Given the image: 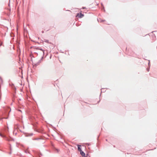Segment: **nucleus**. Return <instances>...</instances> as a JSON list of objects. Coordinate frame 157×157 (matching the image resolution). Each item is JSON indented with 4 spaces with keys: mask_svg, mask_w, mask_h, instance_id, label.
Here are the masks:
<instances>
[{
    "mask_svg": "<svg viewBox=\"0 0 157 157\" xmlns=\"http://www.w3.org/2000/svg\"><path fill=\"white\" fill-rule=\"evenodd\" d=\"M0 79H2V78H1V77H0Z\"/></svg>",
    "mask_w": 157,
    "mask_h": 157,
    "instance_id": "4",
    "label": "nucleus"
},
{
    "mask_svg": "<svg viewBox=\"0 0 157 157\" xmlns=\"http://www.w3.org/2000/svg\"><path fill=\"white\" fill-rule=\"evenodd\" d=\"M84 16V15L81 13H78L77 15V16L79 18H82Z\"/></svg>",
    "mask_w": 157,
    "mask_h": 157,
    "instance_id": "1",
    "label": "nucleus"
},
{
    "mask_svg": "<svg viewBox=\"0 0 157 157\" xmlns=\"http://www.w3.org/2000/svg\"><path fill=\"white\" fill-rule=\"evenodd\" d=\"M77 146H78V150L80 152L82 150L81 149V148H80V147L81 146L80 145L78 144L77 145Z\"/></svg>",
    "mask_w": 157,
    "mask_h": 157,
    "instance_id": "2",
    "label": "nucleus"
},
{
    "mask_svg": "<svg viewBox=\"0 0 157 157\" xmlns=\"http://www.w3.org/2000/svg\"><path fill=\"white\" fill-rule=\"evenodd\" d=\"M80 152V154L82 155V156H85V154L83 151H82Z\"/></svg>",
    "mask_w": 157,
    "mask_h": 157,
    "instance_id": "3",
    "label": "nucleus"
}]
</instances>
